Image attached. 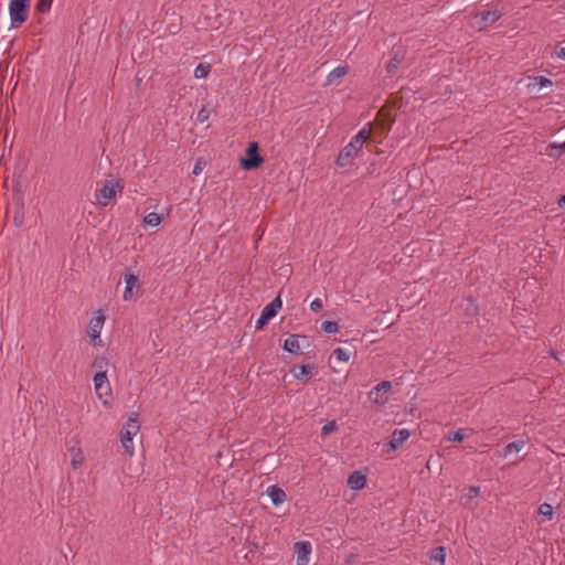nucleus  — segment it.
Segmentation results:
<instances>
[{"instance_id": "nucleus-1", "label": "nucleus", "mask_w": 565, "mask_h": 565, "mask_svg": "<svg viewBox=\"0 0 565 565\" xmlns=\"http://www.w3.org/2000/svg\"><path fill=\"white\" fill-rule=\"evenodd\" d=\"M30 6V0H10L9 14L11 28H18L28 20Z\"/></svg>"}, {"instance_id": "nucleus-2", "label": "nucleus", "mask_w": 565, "mask_h": 565, "mask_svg": "<svg viewBox=\"0 0 565 565\" xmlns=\"http://www.w3.org/2000/svg\"><path fill=\"white\" fill-rule=\"evenodd\" d=\"M124 184L119 181L106 180L103 188L98 189L95 193L97 204L100 206H107L113 200H115L117 192H121Z\"/></svg>"}, {"instance_id": "nucleus-3", "label": "nucleus", "mask_w": 565, "mask_h": 565, "mask_svg": "<svg viewBox=\"0 0 565 565\" xmlns=\"http://www.w3.org/2000/svg\"><path fill=\"white\" fill-rule=\"evenodd\" d=\"M245 154L246 156L241 159V166L247 171L259 168L264 161L263 157L259 154V147L256 141L248 143Z\"/></svg>"}, {"instance_id": "nucleus-4", "label": "nucleus", "mask_w": 565, "mask_h": 565, "mask_svg": "<svg viewBox=\"0 0 565 565\" xmlns=\"http://www.w3.org/2000/svg\"><path fill=\"white\" fill-rule=\"evenodd\" d=\"M532 152L535 153V159L541 158V161H544L543 157H547L550 164L559 158V150L555 142L535 141L532 143Z\"/></svg>"}, {"instance_id": "nucleus-5", "label": "nucleus", "mask_w": 565, "mask_h": 565, "mask_svg": "<svg viewBox=\"0 0 565 565\" xmlns=\"http://www.w3.org/2000/svg\"><path fill=\"white\" fill-rule=\"evenodd\" d=\"M392 384L388 381H382L376 386H374L369 393L370 399L375 404H384L387 401V392L391 390Z\"/></svg>"}, {"instance_id": "nucleus-6", "label": "nucleus", "mask_w": 565, "mask_h": 565, "mask_svg": "<svg viewBox=\"0 0 565 565\" xmlns=\"http://www.w3.org/2000/svg\"><path fill=\"white\" fill-rule=\"evenodd\" d=\"M94 386L96 395L102 398L103 396H107L110 394V386L107 379V374L105 372H96L94 376Z\"/></svg>"}, {"instance_id": "nucleus-7", "label": "nucleus", "mask_w": 565, "mask_h": 565, "mask_svg": "<svg viewBox=\"0 0 565 565\" xmlns=\"http://www.w3.org/2000/svg\"><path fill=\"white\" fill-rule=\"evenodd\" d=\"M104 322L105 317L103 315H98L96 317H93L88 323L87 334L93 340L94 345H98L100 343V341L97 343L96 339H98L100 335Z\"/></svg>"}, {"instance_id": "nucleus-8", "label": "nucleus", "mask_w": 565, "mask_h": 565, "mask_svg": "<svg viewBox=\"0 0 565 565\" xmlns=\"http://www.w3.org/2000/svg\"><path fill=\"white\" fill-rule=\"evenodd\" d=\"M124 279L126 288L124 290L122 298L124 300H130L135 295V290H139L140 288L139 277L135 274L126 273L124 275Z\"/></svg>"}, {"instance_id": "nucleus-9", "label": "nucleus", "mask_w": 565, "mask_h": 565, "mask_svg": "<svg viewBox=\"0 0 565 565\" xmlns=\"http://www.w3.org/2000/svg\"><path fill=\"white\" fill-rule=\"evenodd\" d=\"M411 436V433L406 428L395 429L392 433L391 440L388 443L391 450H396L399 448Z\"/></svg>"}, {"instance_id": "nucleus-10", "label": "nucleus", "mask_w": 565, "mask_h": 565, "mask_svg": "<svg viewBox=\"0 0 565 565\" xmlns=\"http://www.w3.org/2000/svg\"><path fill=\"white\" fill-rule=\"evenodd\" d=\"M359 151L352 148L349 143L340 151L335 163L343 168L351 163V161L358 156Z\"/></svg>"}, {"instance_id": "nucleus-11", "label": "nucleus", "mask_w": 565, "mask_h": 565, "mask_svg": "<svg viewBox=\"0 0 565 565\" xmlns=\"http://www.w3.org/2000/svg\"><path fill=\"white\" fill-rule=\"evenodd\" d=\"M297 552V565H307L309 562V554L311 553V545L309 542H297L295 544Z\"/></svg>"}, {"instance_id": "nucleus-12", "label": "nucleus", "mask_w": 565, "mask_h": 565, "mask_svg": "<svg viewBox=\"0 0 565 565\" xmlns=\"http://www.w3.org/2000/svg\"><path fill=\"white\" fill-rule=\"evenodd\" d=\"M138 414L132 413L129 417L127 423L121 429L122 434H126L127 436H135L140 430V423L138 420Z\"/></svg>"}, {"instance_id": "nucleus-13", "label": "nucleus", "mask_w": 565, "mask_h": 565, "mask_svg": "<svg viewBox=\"0 0 565 565\" xmlns=\"http://www.w3.org/2000/svg\"><path fill=\"white\" fill-rule=\"evenodd\" d=\"M553 82L545 76H532V87H539V90H546L542 96H548L553 92Z\"/></svg>"}, {"instance_id": "nucleus-14", "label": "nucleus", "mask_w": 565, "mask_h": 565, "mask_svg": "<svg viewBox=\"0 0 565 565\" xmlns=\"http://www.w3.org/2000/svg\"><path fill=\"white\" fill-rule=\"evenodd\" d=\"M366 484V476L361 471H353L348 478V486L352 490H361Z\"/></svg>"}, {"instance_id": "nucleus-15", "label": "nucleus", "mask_w": 565, "mask_h": 565, "mask_svg": "<svg viewBox=\"0 0 565 565\" xmlns=\"http://www.w3.org/2000/svg\"><path fill=\"white\" fill-rule=\"evenodd\" d=\"M267 494L270 498L274 505H279L287 499L286 492L277 486L268 487Z\"/></svg>"}, {"instance_id": "nucleus-16", "label": "nucleus", "mask_w": 565, "mask_h": 565, "mask_svg": "<svg viewBox=\"0 0 565 565\" xmlns=\"http://www.w3.org/2000/svg\"><path fill=\"white\" fill-rule=\"evenodd\" d=\"M282 302L280 296L278 295L271 302H269L262 311V315L267 318V320L273 319L279 309L281 308Z\"/></svg>"}, {"instance_id": "nucleus-17", "label": "nucleus", "mask_w": 565, "mask_h": 565, "mask_svg": "<svg viewBox=\"0 0 565 565\" xmlns=\"http://www.w3.org/2000/svg\"><path fill=\"white\" fill-rule=\"evenodd\" d=\"M284 349L292 354L300 353L299 335L291 334L284 342Z\"/></svg>"}, {"instance_id": "nucleus-18", "label": "nucleus", "mask_w": 565, "mask_h": 565, "mask_svg": "<svg viewBox=\"0 0 565 565\" xmlns=\"http://www.w3.org/2000/svg\"><path fill=\"white\" fill-rule=\"evenodd\" d=\"M500 17H501V13L497 10L483 11L477 15V18H480V21L484 26L494 23L495 21L499 20Z\"/></svg>"}, {"instance_id": "nucleus-19", "label": "nucleus", "mask_w": 565, "mask_h": 565, "mask_svg": "<svg viewBox=\"0 0 565 565\" xmlns=\"http://www.w3.org/2000/svg\"><path fill=\"white\" fill-rule=\"evenodd\" d=\"M313 371H315V365L302 364V365L299 366V372L298 373H294V376L297 380L308 381V380H310L312 377Z\"/></svg>"}, {"instance_id": "nucleus-20", "label": "nucleus", "mask_w": 565, "mask_h": 565, "mask_svg": "<svg viewBox=\"0 0 565 565\" xmlns=\"http://www.w3.org/2000/svg\"><path fill=\"white\" fill-rule=\"evenodd\" d=\"M403 58H404V52L401 50H397L394 53V56L388 61V63L386 65V71L388 73H394L397 70V67L399 66V64L402 63Z\"/></svg>"}, {"instance_id": "nucleus-21", "label": "nucleus", "mask_w": 565, "mask_h": 565, "mask_svg": "<svg viewBox=\"0 0 565 565\" xmlns=\"http://www.w3.org/2000/svg\"><path fill=\"white\" fill-rule=\"evenodd\" d=\"M348 72H349L348 66H339V67L334 68L327 76V83L328 84L334 83L335 81L345 76L348 74Z\"/></svg>"}, {"instance_id": "nucleus-22", "label": "nucleus", "mask_w": 565, "mask_h": 565, "mask_svg": "<svg viewBox=\"0 0 565 565\" xmlns=\"http://www.w3.org/2000/svg\"><path fill=\"white\" fill-rule=\"evenodd\" d=\"M84 463V455L81 449H72L71 465L74 470H77Z\"/></svg>"}, {"instance_id": "nucleus-23", "label": "nucleus", "mask_w": 565, "mask_h": 565, "mask_svg": "<svg viewBox=\"0 0 565 565\" xmlns=\"http://www.w3.org/2000/svg\"><path fill=\"white\" fill-rule=\"evenodd\" d=\"M446 551L444 546L435 547L430 554V559L439 565L445 564Z\"/></svg>"}, {"instance_id": "nucleus-24", "label": "nucleus", "mask_w": 565, "mask_h": 565, "mask_svg": "<svg viewBox=\"0 0 565 565\" xmlns=\"http://www.w3.org/2000/svg\"><path fill=\"white\" fill-rule=\"evenodd\" d=\"M108 364V359L104 355H99L95 358L93 362V367L96 369L97 372H105V374H107Z\"/></svg>"}, {"instance_id": "nucleus-25", "label": "nucleus", "mask_w": 565, "mask_h": 565, "mask_svg": "<svg viewBox=\"0 0 565 565\" xmlns=\"http://www.w3.org/2000/svg\"><path fill=\"white\" fill-rule=\"evenodd\" d=\"M539 515H541L543 518L542 521H545V520H551L552 516H553V507L548 503H543L539 507Z\"/></svg>"}, {"instance_id": "nucleus-26", "label": "nucleus", "mask_w": 565, "mask_h": 565, "mask_svg": "<svg viewBox=\"0 0 565 565\" xmlns=\"http://www.w3.org/2000/svg\"><path fill=\"white\" fill-rule=\"evenodd\" d=\"M132 438H134V436H127L126 434H122V433H121L120 441H121V445H122V447L125 448L126 452H127L129 456H132V455H134V444H132Z\"/></svg>"}, {"instance_id": "nucleus-27", "label": "nucleus", "mask_w": 565, "mask_h": 565, "mask_svg": "<svg viewBox=\"0 0 565 565\" xmlns=\"http://www.w3.org/2000/svg\"><path fill=\"white\" fill-rule=\"evenodd\" d=\"M524 445H525L524 441H513V443L508 444L504 447V456L507 457L512 452H519L524 447Z\"/></svg>"}, {"instance_id": "nucleus-28", "label": "nucleus", "mask_w": 565, "mask_h": 565, "mask_svg": "<svg viewBox=\"0 0 565 565\" xmlns=\"http://www.w3.org/2000/svg\"><path fill=\"white\" fill-rule=\"evenodd\" d=\"M211 66L209 64H199L194 70V76L196 78H204L207 76Z\"/></svg>"}, {"instance_id": "nucleus-29", "label": "nucleus", "mask_w": 565, "mask_h": 565, "mask_svg": "<svg viewBox=\"0 0 565 565\" xmlns=\"http://www.w3.org/2000/svg\"><path fill=\"white\" fill-rule=\"evenodd\" d=\"M160 216L158 213L156 212H151L149 214H147L143 218V222L147 224V225H150V226H157L160 224Z\"/></svg>"}, {"instance_id": "nucleus-30", "label": "nucleus", "mask_w": 565, "mask_h": 565, "mask_svg": "<svg viewBox=\"0 0 565 565\" xmlns=\"http://www.w3.org/2000/svg\"><path fill=\"white\" fill-rule=\"evenodd\" d=\"M321 329L326 333H335L339 331V324L335 321H323L321 324Z\"/></svg>"}, {"instance_id": "nucleus-31", "label": "nucleus", "mask_w": 565, "mask_h": 565, "mask_svg": "<svg viewBox=\"0 0 565 565\" xmlns=\"http://www.w3.org/2000/svg\"><path fill=\"white\" fill-rule=\"evenodd\" d=\"M332 355L335 356L341 362H348L350 360V352L342 348L334 349Z\"/></svg>"}, {"instance_id": "nucleus-32", "label": "nucleus", "mask_w": 565, "mask_h": 565, "mask_svg": "<svg viewBox=\"0 0 565 565\" xmlns=\"http://www.w3.org/2000/svg\"><path fill=\"white\" fill-rule=\"evenodd\" d=\"M337 429H338L337 422L335 420H329L321 428V435L322 436L330 435L331 433L335 431Z\"/></svg>"}, {"instance_id": "nucleus-33", "label": "nucleus", "mask_w": 565, "mask_h": 565, "mask_svg": "<svg viewBox=\"0 0 565 565\" xmlns=\"http://www.w3.org/2000/svg\"><path fill=\"white\" fill-rule=\"evenodd\" d=\"M52 4V0H39L35 10L40 13H46L50 11Z\"/></svg>"}, {"instance_id": "nucleus-34", "label": "nucleus", "mask_w": 565, "mask_h": 565, "mask_svg": "<svg viewBox=\"0 0 565 565\" xmlns=\"http://www.w3.org/2000/svg\"><path fill=\"white\" fill-rule=\"evenodd\" d=\"M210 117V110L206 107H202L196 116V120L201 124L205 122Z\"/></svg>"}, {"instance_id": "nucleus-35", "label": "nucleus", "mask_w": 565, "mask_h": 565, "mask_svg": "<svg viewBox=\"0 0 565 565\" xmlns=\"http://www.w3.org/2000/svg\"><path fill=\"white\" fill-rule=\"evenodd\" d=\"M370 130H367L366 128H363L361 129L356 135L355 137H358L362 142H366V140L370 138Z\"/></svg>"}, {"instance_id": "nucleus-36", "label": "nucleus", "mask_w": 565, "mask_h": 565, "mask_svg": "<svg viewBox=\"0 0 565 565\" xmlns=\"http://www.w3.org/2000/svg\"><path fill=\"white\" fill-rule=\"evenodd\" d=\"M349 145H350L352 148H354L356 151H359V152H360V150L362 149V147H363L364 142H362L358 137H355V136H354V137L351 139V141L349 142Z\"/></svg>"}, {"instance_id": "nucleus-37", "label": "nucleus", "mask_w": 565, "mask_h": 565, "mask_svg": "<svg viewBox=\"0 0 565 565\" xmlns=\"http://www.w3.org/2000/svg\"><path fill=\"white\" fill-rule=\"evenodd\" d=\"M204 166H205V162L202 159H199L194 164L192 173L195 175H199L202 172Z\"/></svg>"}, {"instance_id": "nucleus-38", "label": "nucleus", "mask_w": 565, "mask_h": 565, "mask_svg": "<svg viewBox=\"0 0 565 565\" xmlns=\"http://www.w3.org/2000/svg\"><path fill=\"white\" fill-rule=\"evenodd\" d=\"M463 438L465 436L461 430L455 431L449 436V440L454 443H460L463 440Z\"/></svg>"}, {"instance_id": "nucleus-39", "label": "nucleus", "mask_w": 565, "mask_h": 565, "mask_svg": "<svg viewBox=\"0 0 565 565\" xmlns=\"http://www.w3.org/2000/svg\"><path fill=\"white\" fill-rule=\"evenodd\" d=\"M322 307H323L322 300H321V299H319V298L315 299V300L310 303V308H311V310H312V311H316V312H317V311H319V310H321V309H322Z\"/></svg>"}, {"instance_id": "nucleus-40", "label": "nucleus", "mask_w": 565, "mask_h": 565, "mask_svg": "<svg viewBox=\"0 0 565 565\" xmlns=\"http://www.w3.org/2000/svg\"><path fill=\"white\" fill-rule=\"evenodd\" d=\"M268 322H269V320H267V318L260 313V317L256 321V329L257 330L263 329L264 326H266Z\"/></svg>"}, {"instance_id": "nucleus-41", "label": "nucleus", "mask_w": 565, "mask_h": 565, "mask_svg": "<svg viewBox=\"0 0 565 565\" xmlns=\"http://www.w3.org/2000/svg\"><path fill=\"white\" fill-rule=\"evenodd\" d=\"M555 52L559 58L565 60V46H557Z\"/></svg>"}, {"instance_id": "nucleus-42", "label": "nucleus", "mask_w": 565, "mask_h": 565, "mask_svg": "<svg viewBox=\"0 0 565 565\" xmlns=\"http://www.w3.org/2000/svg\"><path fill=\"white\" fill-rule=\"evenodd\" d=\"M469 495L470 498L473 497V495H478L479 494V491H480V488L479 487H469Z\"/></svg>"}, {"instance_id": "nucleus-43", "label": "nucleus", "mask_w": 565, "mask_h": 565, "mask_svg": "<svg viewBox=\"0 0 565 565\" xmlns=\"http://www.w3.org/2000/svg\"><path fill=\"white\" fill-rule=\"evenodd\" d=\"M385 120L387 121V126H388L387 129L390 130L392 124L394 122V119L390 115H386Z\"/></svg>"}, {"instance_id": "nucleus-44", "label": "nucleus", "mask_w": 565, "mask_h": 565, "mask_svg": "<svg viewBox=\"0 0 565 565\" xmlns=\"http://www.w3.org/2000/svg\"><path fill=\"white\" fill-rule=\"evenodd\" d=\"M556 148L559 150V157L565 152V141L561 145L556 143Z\"/></svg>"}, {"instance_id": "nucleus-45", "label": "nucleus", "mask_w": 565, "mask_h": 565, "mask_svg": "<svg viewBox=\"0 0 565 565\" xmlns=\"http://www.w3.org/2000/svg\"><path fill=\"white\" fill-rule=\"evenodd\" d=\"M558 205L559 207L565 209V194L561 195L558 199Z\"/></svg>"}, {"instance_id": "nucleus-46", "label": "nucleus", "mask_w": 565, "mask_h": 565, "mask_svg": "<svg viewBox=\"0 0 565 565\" xmlns=\"http://www.w3.org/2000/svg\"><path fill=\"white\" fill-rule=\"evenodd\" d=\"M14 223H15L17 226H20L22 224V218L19 217V216H15L14 217Z\"/></svg>"}, {"instance_id": "nucleus-47", "label": "nucleus", "mask_w": 565, "mask_h": 565, "mask_svg": "<svg viewBox=\"0 0 565 565\" xmlns=\"http://www.w3.org/2000/svg\"><path fill=\"white\" fill-rule=\"evenodd\" d=\"M551 353H552V355H553L555 359H558V358H557V355H556V353H555L554 351H552Z\"/></svg>"}]
</instances>
